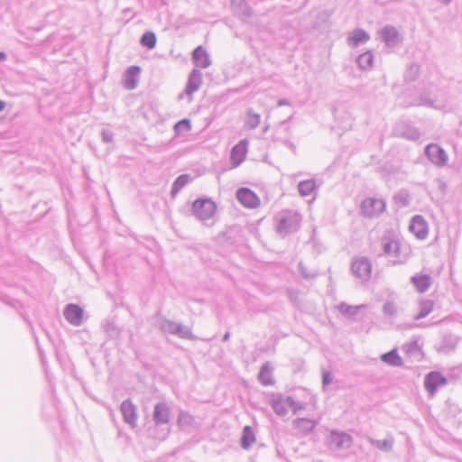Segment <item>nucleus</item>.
Returning <instances> with one entry per match:
<instances>
[{"label": "nucleus", "mask_w": 462, "mask_h": 462, "mask_svg": "<svg viewBox=\"0 0 462 462\" xmlns=\"http://www.w3.org/2000/svg\"><path fill=\"white\" fill-rule=\"evenodd\" d=\"M217 205L208 198H199L193 201L191 212L194 217L202 222L210 219L216 213Z\"/></svg>", "instance_id": "1"}, {"label": "nucleus", "mask_w": 462, "mask_h": 462, "mask_svg": "<svg viewBox=\"0 0 462 462\" xmlns=\"http://www.w3.org/2000/svg\"><path fill=\"white\" fill-rule=\"evenodd\" d=\"M160 328L162 332L178 336L182 339L195 340L197 338L189 327L167 319H163L161 321Z\"/></svg>", "instance_id": "2"}, {"label": "nucleus", "mask_w": 462, "mask_h": 462, "mask_svg": "<svg viewBox=\"0 0 462 462\" xmlns=\"http://www.w3.org/2000/svg\"><path fill=\"white\" fill-rule=\"evenodd\" d=\"M351 273L361 281L367 282L371 278L372 273L371 261L365 256L355 258L352 261Z\"/></svg>", "instance_id": "3"}, {"label": "nucleus", "mask_w": 462, "mask_h": 462, "mask_svg": "<svg viewBox=\"0 0 462 462\" xmlns=\"http://www.w3.org/2000/svg\"><path fill=\"white\" fill-rule=\"evenodd\" d=\"M385 206V202L383 199L367 198L362 201L360 211L364 217L372 218L383 213Z\"/></svg>", "instance_id": "4"}, {"label": "nucleus", "mask_w": 462, "mask_h": 462, "mask_svg": "<svg viewBox=\"0 0 462 462\" xmlns=\"http://www.w3.org/2000/svg\"><path fill=\"white\" fill-rule=\"evenodd\" d=\"M424 153L429 161L438 167H443L448 163L446 151L437 143H430L424 149Z\"/></svg>", "instance_id": "5"}, {"label": "nucleus", "mask_w": 462, "mask_h": 462, "mask_svg": "<svg viewBox=\"0 0 462 462\" xmlns=\"http://www.w3.org/2000/svg\"><path fill=\"white\" fill-rule=\"evenodd\" d=\"M300 227V217L298 215H283L278 220L276 230L281 235H288L297 232Z\"/></svg>", "instance_id": "6"}, {"label": "nucleus", "mask_w": 462, "mask_h": 462, "mask_svg": "<svg viewBox=\"0 0 462 462\" xmlns=\"http://www.w3.org/2000/svg\"><path fill=\"white\" fill-rule=\"evenodd\" d=\"M236 199L245 208H255L260 204L256 193L249 188H239L236 192Z\"/></svg>", "instance_id": "7"}, {"label": "nucleus", "mask_w": 462, "mask_h": 462, "mask_svg": "<svg viewBox=\"0 0 462 462\" xmlns=\"http://www.w3.org/2000/svg\"><path fill=\"white\" fill-rule=\"evenodd\" d=\"M66 320L73 326H80L83 323L84 310L78 304H68L63 311Z\"/></svg>", "instance_id": "8"}, {"label": "nucleus", "mask_w": 462, "mask_h": 462, "mask_svg": "<svg viewBox=\"0 0 462 462\" xmlns=\"http://www.w3.org/2000/svg\"><path fill=\"white\" fill-rule=\"evenodd\" d=\"M123 419L125 423L134 429L137 426V409L130 399L125 400L120 406Z\"/></svg>", "instance_id": "9"}, {"label": "nucleus", "mask_w": 462, "mask_h": 462, "mask_svg": "<svg viewBox=\"0 0 462 462\" xmlns=\"http://www.w3.org/2000/svg\"><path fill=\"white\" fill-rule=\"evenodd\" d=\"M447 383V379L439 372H430L424 379V387L429 393L433 394L437 390Z\"/></svg>", "instance_id": "10"}, {"label": "nucleus", "mask_w": 462, "mask_h": 462, "mask_svg": "<svg viewBox=\"0 0 462 462\" xmlns=\"http://www.w3.org/2000/svg\"><path fill=\"white\" fill-rule=\"evenodd\" d=\"M382 41L387 47H395L402 42V37L393 25H385L380 31Z\"/></svg>", "instance_id": "11"}, {"label": "nucleus", "mask_w": 462, "mask_h": 462, "mask_svg": "<svg viewBox=\"0 0 462 462\" xmlns=\"http://www.w3.org/2000/svg\"><path fill=\"white\" fill-rule=\"evenodd\" d=\"M409 228L420 240L425 239L429 233L428 224L420 215H415L411 217Z\"/></svg>", "instance_id": "12"}, {"label": "nucleus", "mask_w": 462, "mask_h": 462, "mask_svg": "<svg viewBox=\"0 0 462 462\" xmlns=\"http://www.w3.org/2000/svg\"><path fill=\"white\" fill-rule=\"evenodd\" d=\"M247 146L248 141L242 139L231 149L230 161L234 167H237L245 161L247 153Z\"/></svg>", "instance_id": "13"}, {"label": "nucleus", "mask_w": 462, "mask_h": 462, "mask_svg": "<svg viewBox=\"0 0 462 462\" xmlns=\"http://www.w3.org/2000/svg\"><path fill=\"white\" fill-rule=\"evenodd\" d=\"M329 444L336 448H347L352 444V437L343 431L331 430L328 438Z\"/></svg>", "instance_id": "14"}, {"label": "nucleus", "mask_w": 462, "mask_h": 462, "mask_svg": "<svg viewBox=\"0 0 462 462\" xmlns=\"http://www.w3.org/2000/svg\"><path fill=\"white\" fill-rule=\"evenodd\" d=\"M179 427L188 432H192L199 429L200 423L196 420L193 415L181 411L178 416Z\"/></svg>", "instance_id": "15"}, {"label": "nucleus", "mask_w": 462, "mask_h": 462, "mask_svg": "<svg viewBox=\"0 0 462 462\" xmlns=\"http://www.w3.org/2000/svg\"><path fill=\"white\" fill-rule=\"evenodd\" d=\"M191 60L197 68L207 69L211 65L208 51L201 46L196 47L191 53Z\"/></svg>", "instance_id": "16"}, {"label": "nucleus", "mask_w": 462, "mask_h": 462, "mask_svg": "<svg viewBox=\"0 0 462 462\" xmlns=\"http://www.w3.org/2000/svg\"><path fill=\"white\" fill-rule=\"evenodd\" d=\"M141 68L136 65L130 66L125 72V88L133 90L137 88Z\"/></svg>", "instance_id": "17"}, {"label": "nucleus", "mask_w": 462, "mask_h": 462, "mask_svg": "<svg viewBox=\"0 0 462 462\" xmlns=\"http://www.w3.org/2000/svg\"><path fill=\"white\" fill-rule=\"evenodd\" d=\"M234 14L245 21L253 15V10L245 0H231Z\"/></svg>", "instance_id": "18"}, {"label": "nucleus", "mask_w": 462, "mask_h": 462, "mask_svg": "<svg viewBox=\"0 0 462 462\" xmlns=\"http://www.w3.org/2000/svg\"><path fill=\"white\" fill-rule=\"evenodd\" d=\"M397 132L400 136L410 141H417L420 137L418 128L406 122H402L397 125Z\"/></svg>", "instance_id": "19"}, {"label": "nucleus", "mask_w": 462, "mask_h": 462, "mask_svg": "<svg viewBox=\"0 0 462 462\" xmlns=\"http://www.w3.org/2000/svg\"><path fill=\"white\" fill-rule=\"evenodd\" d=\"M202 74L199 69H193L189 75L188 82L186 84L185 92L187 95H192L201 86Z\"/></svg>", "instance_id": "20"}, {"label": "nucleus", "mask_w": 462, "mask_h": 462, "mask_svg": "<svg viewBox=\"0 0 462 462\" xmlns=\"http://www.w3.org/2000/svg\"><path fill=\"white\" fill-rule=\"evenodd\" d=\"M153 421L156 425L167 424L170 421V409L163 403L159 402L154 406Z\"/></svg>", "instance_id": "21"}, {"label": "nucleus", "mask_w": 462, "mask_h": 462, "mask_svg": "<svg viewBox=\"0 0 462 462\" xmlns=\"http://www.w3.org/2000/svg\"><path fill=\"white\" fill-rule=\"evenodd\" d=\"M270 405L278 416L284 417L288 413L286 398L284 399L282 394H273Z\"/></svg>", "instance_id": "22"}, {"label": "nucleus", "mask_w": 462, "mask_h": 462, "mask_svg": "<svg viewBox=\"0 0 462 462\" xmlns=\"http://www.w3.org/2000/svg\"><path fill=\"white\" fill-rule=\"evenodd\" d=\"M411 282L420 293H424L431 285V277L429 274H416L411 278Z\"/></svg>", "instance_id": "23"}, {"label": "nucleus", "mask_w": 462, "mask_h": 462, "mask_svg": "<svg viewBox=\"0 0 462 462\" xmlns=\"http://www.w3.org/2000/svg\"><path fill=\"white\" fill-rule=\"evenodd\" d=\"M369 39V33L366 31L358 28L353 31L351 36L347 39V42L349 46L356 48L362 43H365Z\"/></svg>", "instance_id": "24"}, {"label": "nucleus", "mask_w": 462, "mask_h": 462, "mask_svg": "<svg viewBox=\"0 0 462 462\" xmlns=\"http://www.w3.org/2000/svg\"><path fill=\"white\" fill-rule=\"evenodd\" d=\"M273 367L269 362H265L258 374L259 382L264 385L269 386L274 383V380L272 377Z\"/></svg>", "instance_id": "25"}, {"label": "nucleus", "mask_w": 462, "mask_h": 462, "mask_svg": "<svg viewBox=\"0 0 462 462\" xmlns=\"http://www.w3.org/2000/svg\"><path fill=\"white\" fill-rule=\"evenodd\" d=\"M319 187V185L316 183L314 179L304 180L298 183V191L301 197H307L313 193Z\"/></svg>", "instance_id": "26"}, {"label": "nucleus", "mask_w": 462, "mask_h": 462, "mask_svg": "<svg viewBox=\"0 0 462 462\" xmlns=\"http://www.w3.org/2000/svg\"><path fill=\"white\" fill-rule=\"evenodd\" d=\"M381 360L393 367H400L403 365L402 357L399 356L397 349H392L381 356Z\"/></svg>", "instance_id": "27"}, {"label": "nucleus", "mask_w": 462, "mask_h": 462, "mask_svg": "<svg viewBox=\"0 0 462 462\" xmlns=\"http://www.w3.org/2000/svg\"><path fill=\"white\" fill-rule=\"evenodd\" d=\"M192 180L190 174L183 173L178 176L171 185V195L174 198L183 187Z\"/></svg>", "instance_id": "28"}, {"label": "nucleus", "mask_w": 462, "mask_h": 462, "mask_svg": "<svg viewBox=\"0 0 462 462\" xmlns=\"http://www.w3.org/2000/svg\"><path fill=\"white\" fill-rule=\"evenodd\" d=\"M255 441V435L251 426H245L240 439L241 447L249 449Z\"/></svg>", "instance_id": "29"}, {"label": "nucleus", "mask_w": 462, "mask_h": 462, "mask_svg": "<svg viewBox=\"0 0 462 462\" xmlns=\"http://www.w3.org/2000/svg\"><path fill=\"white\" fill-rule=\"evenodd\" d=\"M419 312L414 316L415 320H420L427 317L433 310L434 301L428 299L421 300L419 302Z\"/></svg>", "instance_id": "30"}, {"label": "nucleus", "mask_w": 462, "mask_h": 462, "mask_svg": "<svg viewBox=\"0 0 462 462\" xmlns=\"http://www.w3.org/2000/svg\"><path fill=\"white\" fill-rule=\"evenodd\" d=\"M296 429L303 432L304 434L310 433L316 427V423L308 418H298L293 422Z\"/></svg>", "instance_id": "31"}, {"label": "nucleus", "mask_w": 462, "mask_h": 462, "mask_svg": "<svg viewBox=\"0 0 462 462\" xmlns=\"http://www.w3.org/2000/svg\"><path fill=\"white\" fill-rule=\"evenodd\" d=\"M356 61L361 69H369L374 64V54L371 51H367L358 55Z\"/></svg>", "instance_id": "32"}, {"label": "nucleus", "mask_w": 462, "mask_h": 462, "mask_svg": "<svg viewBox=\"0 0 462 462\" xmlns=\"http://www.w3.org/2000/svg\"><path fill=\"white\" fill-rule=\"evenodd\" d=\"M103 328L110 339H116L120 337L121 329L116 325L114 320L106 319L103 324Z\"/></svg>", "instance_id": "33"}, {"label": "nucleus", "mask_w": 462, "mask_h": 462, "mask_svg": "<svg viewBox=\"0 0 462 462\" xmlns=\"http://www.w3.org/2000/svg\"><path fill=\"white\" fill-rule=\"evenodd\" d=\"M364 305L359 306H351L346 304V302H341L337 306L338 311L348 319H354L355 316L358 313V310L363 308Z\"/></svg>", "instance_id": "34"}, {"label": "nucleus", "mask_w": 462, "mask_h": 462, "mask_svg": "<svg viewBox=\"0 0 462 462\" xmlns=\"http://www.w3.org/2000/svg\"><path fill=\"white\" fill-rule=\"evenodd\" d=\"M157 42L156 35L152 31L145 32L140 38V44L148 50L155 48Z\"/></svg>", "instance_id": "35"}, {"label": "nucleus", "mask_w": 462, "mask_h": 462, "mask_svg": "<svg viewBox=\"0 0 462 462\" xmlns=\"http://www.w3.org/2000/svg\"><path fill=\"white\" fill-rule=\"evenodd\" d=\"M369 442L372 446L375 447L376 448L384 451L389 452L392 450L393 446V438L385 439H370Z\"/></svg>", "instance_id": "36"}, {"label": "nucleus", "mask_w": 462, "mask_h": 462, "mask_svg": "<svg viewBox=\"0 0 462 462\" xmlns=\"http://www.w3.org/2000/svg\"><path fill=\"white\" fill-rule=\"evenodd\" d=\"M261 116L259 114L254 112L252 108L246 111V117L245 124L249 129H255L260 125Z\"/></svg>", "instance_id": "37"}, {"label": "nucleus", "mask_w": 462, "mask_h": 462, "mask_svg": "<svg viewBox=\"0 0 462 462\" xmlns=\"http://www.w3.org/2000/svg\"><path fill=\"white\" fill-rule=\"evenodd\" d=\"M457 340V338L452 335H447L444 336L439 350L445 353H448L450 351H453L456 348Z\"/></svg>", "instance_id": "38"}, {"label": "nucleus", "mask_w": 462, "mask_h": 462, "mask_svg": "<svg viewBox=\"0 0 462 462\" xmlns=\"http://www.w3.org/2000/svg\"><path fill=\"white\" fill-rule=\"evenodd\" d=\"M420 65H418L417 63H411L405 71L404 80L406 82H412L416 80L420 76Z\"/></svg>", "instance_id": "39"}, {"label": "nucleus", "mask_w": 462, "mask_h": 462, "mask_svg": "<svg viewBox=\"0 0 462 462\" xmlns=\"http://www.w3.org/2000/svg\"><path fill=\"white\" fill-rule=\"evenodd\" d=\"M382 311L385 318L393 319L398 314V308L394 301L386 300L383 305Z\"/></svg>", "instance_id": "40"}, {"label": "nucleus", "mask_w": 462, "mask_h": 462, "mask_svg": "<svg viewBox=\"0 0 462 462\" xmlns=\"http://www.w3.org/2000/svg\"><path fill=\"white\" fill-rule=\"evenodd\" d=\"M383 251L385 254L395 255L399 254V244L394 240H387L383 243Z\"/></svg>", "instance_id": "41"}, {"label": "nucleus", "mask_w": 462, "mask_h": 462, "mask_svg": "<svg viewBox=\"0 0 462 462\" xmlns=\"http://www.w3.org/2000/svg\"><path fill=\"white\" fill-rule=\"evenodd\" d=\"M406 354L411 356L421 355V348L416 340L411 341L403 346Z\"/></svg>", "instance_id": "42"}, {"label": "nucleus", "mask_w": 462, "mask_h": 462, "mask_svg": "<svg viewBox=\"0 0 462 462\" xmlns=\"http://www.w3.org/2000/svg\"><path fill=\"white\" fill-rule=\"evenodd\" d=\"M191 129L190 120L187 118H183L178 121L174 125V131L176 134H180L182 132H189Z\"/></svg>", "instance_id": "43"}, {"label": "nucleus", "mask_w": 462, "mask_h": 462, "mask_svg": "<svg viewBox=\"0 0 462 462\" xmlns=\"http://www.w3.org/2000/svg\"><path fill=\"white\" fill-rule=\"evenodd\" d=\"M286 403L294 414L298 413L299 411L305 409V404L296 402L291 396L286 397Z\"/></svg>", "instance_id": "44"}, {"label": "nucleus", "mask_w": 462, "mask_h": 462, "mask_svg": "<svg viewBox=\"0 0 462 462\" xmlns=\"http://www.w3.org/2000/svg\"><path fill=\"white\" fill-rule=\"evenodd\" d=\"M298 267H299V272L300 273L301 276L306 280H310L317 276V273L309 272L307 267L304 266V264L302 263H300Z\"/></svg>", "instance_id": "45"}, {"label": "nucleus", "mask_w": 462, "mask_h": 462, "mask_svg": "<svg viewBox=\"0 0 462 462\" xmlns=\"http://www.w3.org/2000/svg\"><path fill=\"white\" fill-rule=\"evenodd\" d=\"M333 381V374L330 371H322V388L325 390Z\"/></svg>", "instance_id": "46"}, {"label": "nucleus", "mask_w": 462, "mask_h": 462, "mask_svg": "<svg viewBox=\"0 0 462 462\" xmlns=\"http://www.w3.org/2000/svg\"><path fill=\"white\" fill-rule=\"evenodd\" d=\"M102 141L110 143L114 141V134L110 130L103 129L101 132Z\"/></svg>", "instance_id": "47"}, {"label": "nucleus", "mask_w": 462, "mask_h": 462, "mask_svg": "<svg viewBox=\"0 0 462 462\" xmlns=\"http://www.w3.org/2000/svg\"><path fill=\"white\" fill-rule=\"evenodd\" d=\"M394 199L396 202H401L402 206H407L409 204V200L406 197L402 194H397L394 196Z\"/></svg>", "instance_id": "48"}, {"label": "nucleus", "mask_w": 462, "mask_h": 462, "mask_svg": "<svg viewBox=\"0 0 462 462\" xmlns=\"http://www.w3.org/2000/svg\"><path fill=\"white\" fill-rule=\"evenodd\" d=\"M419 105H425V106H434L433 101L430 100V99H428V98H426L424 97H420V101Z\"/></svg>", "instance_id": "49"}, {"label": "nucleus", "mask_w": 462, "mask_h": 462, "mask_svg": "<svg viewBox=\"0 0 462 462\" xmlns=\"http://www.w3.org/2000/svg\"><path fill=\"white\" fill-rule=\"evenodd\" d=\"M7 59V55L4 51H0V61H5Z\"/></svg>", "instance_id": "50"}, {"label": "nucleus", "mask_w": 462, "mask_h": 462, "mask_svg": "<svg viewBox=\"0 0 462 462\" xmlns=\"http://www.w3.org/2000/svg\"><path fill=\"white\" fill-rule=\"evenodd\" d=\"M289 101L287 99H280L278 101V106H286V105H289Z\"/></svg>", "instance_id": "51"}, {"label": "nucleus", "mask_w": 462, "mask_h": 462, "mask_svg": "<svg viewBox=\"0 0 462 462\" xmlns=\"http://www.w3.org/2000/svg\"><path fill=\"white\" fill-rule=\"evenodd\" d=\"M229 338H230V333H229V332H226V333L224 334V336H223L222 341H223V342H226V341H228V340H229Z\"/></svg>", "instance_id": "52"}, {"label": "nucleus", "mask_w": 462, "mask_h": 462, "mask_svg": "<svg viewBox=\"0 0 462 462\" xmlns=\"http://www.w3.org/2000/svg\"><path fill=\"white\" fill-rule=\"evenodd\" d=\"M5 102L3 100H0V112L3 111L5 107Z\"/></svg>", "instance_id": "53"}, {"label": "nucleus", "mask_w": 462, "mask_h": 462, "mask_svg": "<svg viewBox=\"0 0 462 462\" xmlns=\"http://www.w3.org/2000/svg\"><path fill=\"white\" fill-rule=\"evenodd\" d=\"M437 1L443 5H448L451 2V0H437Z\"/></svg>", "instance_id": "54"}]
</instances>
